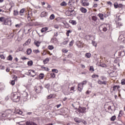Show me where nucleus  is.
I'll use <instances>...</instances> for the list:
<instances>
[{
    "label": "nucleus",
    "mask_w": 125,
    "mask_h": 125,
    "mask_svg": "<svg viewBox=\"0 0 125 125\" xmlns=\"http://www.w3.org/2000/svg\"><path fill=\"white\" fill-rule=\"evenodd\" d=\"M10 98L14 102H19L20 101V94L18 92L12 93Z\"/></svg>",
    "instance_id": "obj_1"
},
{
    "label": "nucleus",
    "mask_w": 125,
    "mask_h": 125,
    "mask_svg": "<svg viewBox=\"0 0 125 125\" xmlns=\"http://www.w3.org/2000/svg\"><path fill=\"white\" fill-rule=\"evenodd\" d=\"M74 121L78 125H85L86 124V122H85V121L78 117L74 118Z\"/></svg>",
    "instance_id": "obj_2"
},
{
    "label": "nucleus",
    "mask_w": 125,
    "mask_h": 125,
    "mask_svg": "<svg viewBox=\"0 0 125 125\" xmlns=\"http://www.w3.org/2000/svg\"><path fill=\"white\" fill-rule=\"evenodd\" d=\"M66 13L68 16H71V15H74V14H75V7L69 6Z\"/></svg>",
    "instance_id": "obj_3"
},
{
    "label": "nucleus",
    "mask_w": 125,
    "mask_h": 125,
    "mask_svg": "<svg viewBox=\"0 0 125 125\" xmlns=\"http://www.w3.org/2000/svg\"><path fill=\"white\" fill-rule=\"evenodd\" d=\"M104 108L105 111L108 112V113H110V114L113 112V109H112V106L110 105V103H108L104 105Z\"/></svg>",
    "instance_id": "obj_4"
},
{
    "label": "nucleus",
    "mask_w": 125,
    "mask_h": 125,
    "mask_svg": "<svg viewBox=\"0 0 125 125\" xmlns=\"http://www.w3.org/2000/svg\"><path fill=\"white\" fill-rule=\"evenodd\" d=\"M0 22H4V25H9L11 23V21L7 19H5L4 17H0Z\"/></svg>",
    "instance_id": "obj_5"
},
{
    "label": "nucleus",
    "mask_w": 125,
    "mask_h": 125,
    "mask_svg": "<svg viewBox=\"0 0 125 125\" xmlns=\"http://www.w3.org/2000/svg\"><path fill=\"white\" fill-rule=\"evenodd\" d=\"M100 31H103V32H106L108 30V25L106 24H103L100 26L99 28Z\"/></svg>",
    "instance_id": "obj_6"
},
{
    "label": "nucleus",
    "mask_w": 125,
    "mask_h": 125,
    "mask_svg": "<svg viewBox=\"0 0 125 125\" xmlns=\"http://www.w3.org/2000/svg\"><path fill=\"white\" fill-rule=\"evenodd\" d=\"M86 107H82L81 106H79L78 111L79 113H81L82 114H84L86 113Z\"/></svg>",
    "instance_id": "obj_7"
},
{
    "label": "nucleus",
    "mask_w": 125,
    "mask_h": 125,
    "mask_svg": "<svg viewBox=\"0 0 125 125\" xmlns=\"http://www.w3.org/2000/svg\"><path fill=\"white\" fill-rule=\"evenodd\" d=\"M81 4L83 6H89L88 0H81Z\"/></svg>",
    "instance_id": "obj_8"
},
{
    "label": "nucleus",
    "mask_w": 125,
    "mask_h": 125,
    "mask_svg": "<svg viewBox=\"0 0 125 125\" xmlns=\"http://www.w3.org/2000/svg\"><path fill=\"white\" fill-rule=\"evenodd\" d=\"M29 94L26 92H23L22 94V99L23 101H27V99H28V96Z\"/></svg>",
    "instance_id": "obj_9"
},
{
    "label": "nucleus",
    "mask_w": 125,
    "mask_h": 125,
    "mask_svg": "<svg viewBox=\"0 0 125 125\" xmlns=\"http://www.w3.org/2000/svg\"><path fill=\"white\" fill-rule=\"evenodd\" d=\"M10 112H11L10 110H7L5 112L2 113L1 116L3 117V118H5L6 116L10 114Z\"/></svg>",
    "instance_id": "obj_10"
},
{
    "label": "nucleus",
    "mask_w": 125,
    "mask_h": 125,
    "mask_svg": "<svg viewBox=\"0 0 125 125\" xmlns=\"http://www.w3.org/2000/svg\"><path fill=\"white\" fill-rule=\"evenodd\" d=\"M35 89L37 93H41V92H42V86L36 87Z\"/></svg>",
    "instance_id": "obj_11"
},
{
    "label": "nucleus",
    "mask_w": 125,
    "mask_h": 125,
    "mask_svg": "<svg viewBox=\"0 0 125 125\" xmlns=\"http://www.w3.org/2000/svg\"><path fill=\"white\" fill-rule=\"evenodd\" d=\"M108 83V82L106 81H102L100 80H98V83L99 84H104V85H106L107 84V83Z\"/></svg>",
    "instance_id": "obj_12"
},
{
    "label": "nucleus",
    "mask_w": 125,
    "mask_h": 125,
    "mask_svg": "<svg viewBox=\"0 0 125 125\" xmlns=\"http://www.w3.org/2000/svg\"><path fill=\"white\" fill-rule=\"evenodd\" d=\"M83 88V86L81 83H79L78 84V90L80 91V92H82Z\"/></svg>",
    "instance_id": "obj_13"
},
{
    "label": "nucleus",
    "mask_w": 125,
    "mask_h": 125,
    "mask_svg": "<svg viewBox=\"0 0 125 125\" xmlns=\"http://www.w3.org/2000/svg\"><path fill=\"white\" fill-rule=\"evenodd\" d=\"M29 73L31 77H35L36 76V72L34 70H29Z\"/></svg>",
    "instance_id": "obj_14"
},
{
    "label": "nucleus",
    "mask_w": 125,
    "mask_h": 125,
    "mask_svg": "<svg viewBox=\"0 0 125 125\" xmlns=\"http://www.w3.org/2000/svg\"><path fill=\"white\" fill-rule=\"evenodd\" d=\"M13 81H11L10 83L12 85H14L15 84V82L16 81H17V77L16 76H14L13 77Z\"/></svg>",
    "instance_id": "obj_15"
},
{
    "label": "nucleus",
    "mask_w": 125,
    "mask_h": 125,
    "mask_svg": "<svg viewBox=\"0 0 125 125\" xmlns=\"http://www.w3.org/2000/svg\"><path fill=\"white\" fill-rule=\"evenodd\" d=\"M83 44H84L83 42L79 41L77 43V46H78V47H80V48H82L83 47Z\"/></svg>",
    "instance_id": "obj_16"
},
{
    "label": "nucleus",
    "mask_w": 125,
    "mask_h": 125,
    "mask_svg": "<svg viewBox=\"0 0 125 125\" xmlns=\"http://www.w3.org/2000/svg\"><path fill=\"white\" fill-rule=\"evenodd\" d=\"M41 68L42 69V71H45L46 72H48V71H49V68L48 67H45L44 65H41Z\"/></svg>",
    "instance_id": "obj_17"
},
{
    "label": "nucleus",
    "mask_w": 125,
    "mask_h": 125,
    "mask_svg": "<svg viewBox=\"0 0 125 125\" xmlns=\"http://www.w3.org/2000/svg\"><path fill=\"white\" fill-rule=\"evenodd\" d=\"M41 42L40 41H38L37 40H35L34 41V44L35 45H36V46H37V47H39L40 45H41Z\"/></svg>",
    "instance_id": "obj_18"
},
{
    "label": "nucleus",
    "mask_w": 125,
    "mask_h": 125,
    "mask_svg": "<svg viewBox=\"0 0 125 125\" xmlns=\"http://www.w3.org/2000/svg\"><path fill=\"white\" fill-rule=\"evenodd\" d=\"M26 11V9L22 8L20 11V16H23L24 15V13Z\"/></svg>",
    "instance_id": "obj_19"
},
{
    "label": "nucleus",
    "mask_w": 125,
    "mask_h": 125,
    "mask_svg": "<svg viewBox=\"0 0 125 125\" xmlns=\"http://www.w3.org/2000/svg\"><path fill=\"white\" fill-rule=\"evenodd\" d=\"M31 43V39H28V40L23 44V46H26V45H29Z\"/></svg>",
    "instance_id": "obj_20"
},
{
    "label": "nucleus",
    "mask_w": 125,
    "mask_h": 125,
    "mask_svg": "<svg viewBox=\"0 0 125 125\" xmlns=\"http://www.w3.org/2000/svg\"><path fill=\"white\" fill-rule=\"evenodd\" d=\"M80 10L82 13H86V12H87V10L83 7L80 8Z\"/></svg>",
    "instance_id": "obj_21"
},
{
    "label": "nucleus",
    "mask_w": 125,
    "mask_h": 125,
    "mask_svg": "<svg viewBox=\"0 0 125 125\" xmlns=\"http://www.w3.org/2000/svg\"><path fill=\"white\" fill-rule=\"evenodd\" d=\"M120 87H121L119 85H114L112 87V90L113 91H116V90H118V89H119V88H120Z\"/></svg>",
    "instance_id": "obj_22"
},
{
    "label": "nucleus",
    "mask_w": 125,
    "mask_h": 125,
    "mask_svg": "<svg viewBox=\"0 0 125 125\" xmlns=\"http://www.w3.org/2000/svg\"><path fill=\"white\" fill-rule=\"evenodd\" d=\"M47 14H48L47 12H45V11L42 12L41 13V17H45L47 15Z\"/></svg>",
    "instance_id": "obj_23"
},
{
    "label": "nucleus",
    "mask_w": 125,
    "mask_h": 125,
    "mask_svg": "<svg viewBox=\"0 0 125 125\" xmlns=\"http://www.w3.org/2000/svg\"><path fill=\"white\" fill-rule=\"evenodd\" d=\"M74 3L75 1H74V0H69L68 3V5L72 6V5H73V4H74Z\"/></svg>",
    "instance_id": "obj_24"
},
{
    "label": "nucleus",
    "mask_w": 125,
    "mask_h": 125,
    "mask_svg": "<svg viewBox=\"0 0 125 125\" xmlns=\"http://www.w3.org/2000/svg\"><path fill=\"white\" fill-rule=\"evenodd\" d=\"M32 53V49L28 48L26 50V54L27 55H30Z\"/></svg>",
    "instance_id": "obj_25"
},
{
    "label": "nucleus",
    "mask_w": 125,
    "mask_h": 125,
    "mask_svg": "<svg viewBox=\"0 0 125 125\" xmlns=\"http://www.w3.org/2000/svg\"><path fill=\"white\" fill-rule=\"evenodd\" d=\"M27 19L28 20V21H32V14H28L27 15Z\"/></svg>",
    "instance_id": "obj_26"
},
{
    "label": "nucleus",
    "mask_w": 125,
    "mask_h": 125,
    "mask_svg": "<svg viewBox=\"0 0 125 125\" xmlns=\"http://www.w3.org/2000/svg\"><path fill=\"white\" fill-rule=\"evenodd\" d=\"M98 16L100 18L101 20H103L104 19V15L103 14H98Z\"/></svg>",
    "instance_id": "obj_27"
},
{
    "label": "nucleus",
    "mask_w": 125,
    "mask_h": 125,
    "mask_svg": "<svg viewBox=\"0 0 125 125\" xmlns=\"http://www.w3.org/2000/svg\"><path fill=\"white\" fill-rule=\"evenodd\" d=\"M47 30H48V28H47V27H43L41 30V33H44V32H46V31H47Z\"/></svg>",
    "instance_id": "obj_28"
},
{
    "label": "nucleus",
    "mask_w": 125,
    "mask_h": 125,
    "mask_svg": "<svg viewBox=\"0 0 125 125\" xmlns=\"http://www.w3.org/2000/svg\"><path fill=\"white\" fill-rule=\"evenodd\" d=\"M39 78L40 80L43 79V78H44V74H43V73L40 74L39 76Z\"/></svg>",
    "instance_id": "obj_29"
},
{
    "label": "nucleus",
    "mask_w": 125,
    "mask_h": 125,
    "mask_svg": "<svg viewBox=\"0 0 125 125\" xmlns=\"http://www.w3.org/2000/svg\"><path fill=\"white\" fill-rule=\"evenodd\" d=\"M58 41V40H57V38H52L51 40V42H53V43H56Z\"/></svg>",
    "instance_id": "obj_30"
},
{
    "label": "nucleus",
    "mask_w": 125,
    "mask_h": 125,
    "mask_svg": "<svg viewBox=\"0 0 125 125\" xmlns=\"http://www.w3.org/2000/svg\"><path fill=\"white\" fill-rule=\"evenodd\" d=\"M47 99H51V98H54V94H50L47 96Z\"/></svg>",
    "instance_id": "obj_31"
},
{
    "label": "nucleus",
    "mask_w": 125,
    "mask_h": 125,
    "mask_svg": "<svg viewBox=\"0 0 125 125\" xmlns=\"http://www.w3.org/2000/svg\"><path fill=\"white\" fill-rule=\"evenodd\" d=\"M26 125H34V122L32 121H27Z\"/></svg>",
    "instance_id": "obj_32"
},
{
    "label": "nucleus",
    "mask_w": 125,
    "mask_h": 125,
    "mask_svg": "<svg viewBox=\"0 0 125 125\" xmlns=\"http://www.w3.org/2000/svg\"><path fill=\"white\" fill-rule=\"evenodd\" d=\"M69 23H71V24H72L73 25L77 24V21H74V20L69 21Z\"/></svg>",
    "instance_id": "obj_33"
},
{
    "label": "nucleus",
    "mask_w": 125,
    "mask_h": 125,
    "mask_svg": "<svg viewBox=\"0 0 125 125\" xmlns=\"http://www.w3.org/2000/svg\"><path fill=\"white\" fill-rule=\"evenodd\" d=\"M122 116H124V111L123 110H120L118 115V118L122 117Z\"/></svg>",
    "instance_id": "obj_34"
},
{
    "label": "nucleus",
    "mask_w": 125,
    "mask_h": 125,
    "mask_svg": "<svg viewBox=\"0 0 125 125\" xmlns=\"http://www.w3.org/2000/svg\"><path fill=\"white\" fill-rule=\"evenodd\" d=\"M13 59V58L11 55H9L7 58V60H8V61H12V60Z\"/></svg>",
    "instance_id": "obj_35"
},
{
    "label": "nucleus",
    "mask_w": 125,
    "mask_h": 125,
    "mask_svg": "<svg viewBox=\"0 0 125 125\" xmlns=\"http://www.w3.org/2000/svg\"><path fill=\"white\" fill-rule=\"evenodd\" d=\"M91 57V54H90V53H87L85 54V57H86V58H90Z\"/></svg>",
    "instance_id": "obj_36"
},
{
    "label": "nucleus",
    "mask_w": 125,
    "mask_h": 125,
    "mask_svg": "<svg viewBox=\"0 0 125 125\" xmlns=\"http://www.w3.org/2000/svg\"><path fill=\"white\" fill-rule=\"evenodd\" d=\"M92 20L93 21H94L95 22H96L97 21V17L95 16H93L92 17Z\"/></svg>",
    "instance_id": "obj_37"
},
{
    "label": "nucleus",
    "mask_w": 125,
    "mask_h": 125,
    "mask_svg": "<svg viewBox=\"0 0 125 125\" xmlns=\"http://www.w3.org/2000/svg\"><path fill=\"white\" fill-rule=\"evenodd\" d=\"M16 114H18L19 115H22V114H23V112H22V111L18 109L16 111Z\"/></svg>",
    "instance_id": "obj_38"
},
{
    "label": "nucleus",
    "mask_w": 125,
    "mask_h": 125,
    "mask_svg": "<svg viewBox=\"0 0 125 125\" xmlns=\"http://www.w3.org/2000/svg\"><path fill=\"white\" fill-rule=\"evenodd\" d=\"M49 59L48 58H46V59H45L43 61V62L44 63V64L45 65V64H47L48 62H49Z\"/></svg>",
    "instance_id": "obj_39"
},
{
    "label": "nucleus",
    "mask_w": 125,
    "mask_h": 125,
    "mask_svg": "<svg viewBox=\"0 0 125 125\" xmlns=\"http://www.w3.org/2000/svg\"><path fill=\"white\" fill-rule=\"evenodd\" d=\"M91 38V36L90 35H86L85 36V40H87V41H89Z\"/></svg>",
    "instance_id": "obj_40"
},
{
    "label": "nucleus",
    "mask_w": 125,
    "mask_h": 125,
    "mask_svg": "<svg viewBox=\"0 0 125 125\" xmlns=\"http://www.w3.org/2000/svg\"><path fill=\"white\" fill-rule=\"evenodd\" d=\"M92 79H96V78H99V76L97 74H93V75H92Z\"/></svg>",
    "instance_id": "obj_41"
},
{
    "label": "nucleus",
    "mask_w": 125,
    "mask_h": 125,
    "mask_svg": "<svg viewBox=\"0 0 125 125\" xmlns=\"http://www.w3.org/2000/svg\"><path fill=\"white\" fill-rule=\"evenodd\" d=\"M48 49H49V50H52L53 49H54V46L53 45H49L48 46Z\"/></svg>",
    "instance_id": "obj_42"
},
{
    "label": "nucleus",
    "mask_w": 125,
    "mask_h": 125,
    "mask_svg": "<svg viewBox=\"0 0 125 125\" xmlns=\"http://www.w3.org/2000/svg\"><path fill=\"white\" fill-rule=\"evenodd\" d=\"M113 5H114V8L117 9L118 8L119 4H118V2H115L114 3Z\"/></svg>",
    "instance_id": "obj_43"
},
{
    "label": "nucleus",
    "mask_w": 125,
    "mask_h": 125,
    "mask_svg": "<svg viewBox=\"0 0 125 125\" xmlns=\"http://www.w3.org/2000/svg\"><path fill=\"white\" fill-rule=\"evenodd\" d=\"M67 5V3H66V2L65 1H62L61 3V6H66Z\"/></svg>",
    "instance_id": "obj_44"
},
{
    "label": "nucleus",
    "mask_w": 125,
    "mask_h": 125,
    "mask_svg": "<svg viewBox=\"0 0 125 125\" xmlns=\"http://www.w3.org/2000/svg\"><path fill=\"white\" fill-rule=\"evenodd\" d=\"M50 77L52 79H54V78H55V77H56L55 73H50Z\"/></svg>",
    "instance_id": "obj_45"
},
{
    "label": "nucleus",
    "mask_w": 125,
    "mask_h": 125,
    "mask_svg": "<svg viewBox=\"0 0 125 125\" xmlns=\"http://www.w3.org/2000/svg\"><path fill=\"white\" fill-rule=\"evenodd\" d=\"M80 83L83 86L84 84H86V83H87V81L85 80L82 82V83Z\"/></svg>",
    "instance_id": "obj_46"
},
{
    "label": "nucleus",
    "mask_w": 125,
    "mask_h": 125,
    "mask_svg": "<svg viewBox=\"0 0 125 125\" xmlns=\"http://www.w3.org/2000/svg\"><path fill=\"white\" fill-rule=\"evenodd\" d=\"M116 116H113L111 117V118H110V121L111 122H114L115 121V120H116Z\"/></svg>",
    "instance_id": "obj_47"
},
{
    "label": "nucleus",
    "mask_w": 125,
    "mask_h": 125,
    "mask_svg": "<svg viewBox=\"0 0 125 125\" xmlns=\"http://www.w3.org/2000/svg\"><path fill=\"white\" fill-rule=\"evenodd\" d=\"M19 14V12H18V11L17 10H14V15L15 16H17Z\"/></svg>",
    "instance_id": "obj_48"
},
{
    "label": "nucleus",
    "mask_w": 125,
    "mask_h": 125,
    "mask_svg": "<svg viewBox=\"0 0 125 125\" xmlns=\"http://www.w3.org/2000/svg\"><path fill=\"white\" fill-rule=\"evenodd\" d=\"M75 42V41L74 40L71 41L69 44V46H73V44H74V43Z\"/></svg>",
    "instance_id": "obj_49"
},
{
    "label": "nucleus",
    "mask_w": 125,
    "mask_h": 125,
    "mask_svg": "<svg viewBox=\"0 0 125 125\" xmlns=\"http://www.w3.org/2000/svg\"><path fill=\"white\" fill-rule=\"evenodd\" d=\"M27 65H28V66H32V65H33V61H28L27 62Z\"/></svg>",
    "instance_id": "obj_50"
},
{
    "label": "nucleus",
    "mask_w": 125,
    "mask_h": 125,
    "mask_svg": "<svg viewBox=\"0 0 125 125\" xmlns=\"http://www.w3.org/2000/svg\"><path fill=\"white\" fill-rule=\"evenodd\" d=\"M50 19L51 20H53V19H54V18H55V16H54V14H52L50 17H49Z\"/></svg>",
    "instance_id": "obj_51"
},
{
    "label": "nucleus",
    "mask_w": 125,
    "mask_h": 125,
    "mask_svg": "<svg viewBox=\"0 0 125 125\" xmlns=\"http://www.w3.org/2000/svg\"><path fill=\"white\" fill-rule=\"evenodd\" d=\"M92 44L95 47H96V46H97V43H96V42H95V41L92 42Z\"/></svg>",
    "instance_id": "obj_52"
},
{
    "label": "nucleus",
    "mask_w": 125,
    "mask_h": 125,
    "mask_svg": "<svg viewBox=\"0 0 125 125\" xmlns=\"http://www.w3.org/2000/svg\"><path fill=\"white\" fill-rule=\"evenodd\" d=\"M72 32V31L71 30H67L66 33V35L67 36V37H69V36H70V33H71Z\"/></svg>",
    "instance_id": "obj_53"
},
{
    "label": "nucleus",
    "mask_w": 125,
    "mask_h": 125,
    "mask_svg": "<svg viewBox=\"0 0 125 125\" xmlns=\"http://www.w3.org/2000/svg\"><path fill=\"white\" fill-rule=\"evenodd\" d=\"M62 52H63V53H67L68 52V50L67 49H62Z\"/></svg>",
    "instance_id": "obj_54"
},
{
    "label": "nucleus",
    "mask_w": 125,
    "mask_h": 125,
    "mask_svg": "<svg viewBox=\"0 0 125 125\" xmlns=\"http://www.w3.org/2000/svg\"><path fill=\"white\" fill-rule=\"evenodd\" d=\"M42 55L44 56L47 54V51H46L45 50L43 51V52L42 53Z\"/></svg>",
    "instance_id": "obj_55"
},
{
    "label": "nucleus",
    "mask_w": 125,
    "mask_h": 125,
    "mask_svg": "<svg viewBox=\"0 0 125 125\" xmlns=\"http://www.w3.org/2000/svg\"><path fill=\"white\" fill-rule=\"evenodd\" d=\"M121 84H122L123 85L125 84V79H122L121 80Z\"/></svg>",
    "instance_id": "obj_56"
},
{
    "label": "nucleus",
    "mask_w": 125,
    "mask_h": 125,
    "mask_svg": "<svg viewBox=\"0 0 125 125\" xmlns=\"http://www.w3.org/2000/svg\"><path fill=\"white\" fill-rule=\"evenodd\" d=\"M73 54L70 53L67 55V58H72L73 57Z\"/></svg>",
    "instance_id": "obj_57"
},
{
    "label": "nucleus",
    "mask_w": 125,
    "mask_h": 125,
    "mask_svg": "<svg viewBox=\"0 0 125 125\" xmlns=\"http://www.w3.org/2000/svg\"><path fill=\"white\" fill-rule=\"evenodd\" d=\"M52 72H53V73H56L57 74V73H58V70L53 69H52Z\"/></svg>",
    "instance_id": "obj_58"
},
{
    "label": "nucleus",
    "mask_w": 125,
    "mask_h": 125,
    "mask_svg": "<svg viewBox=\"0 0 125 125\" xmlns=\"http://www.w3.org/2000/svg\"><path fill=\"white\" fill-rule=\"evenodd\" d=\"M33 52L34 53H40V50H39V49H36V50H33Z\"/></svg>",
    "instance_id": "obj_59"
},
{
    "label": "nucleus",
    "mask_w": 125,
    "mask_h": 125,
    "mask_svg": "<svg viewBox=\"0 0 125 125\" xmlns=\"http://www.w3.org/2000/svg\"><path fill=\"white\" fill-rule=\"evenodd\" d=\"M0 57L1 59H3V60L5 59V57L4 56V55H1L0 54Z\"/></svg>",
    "instance_id": "obj_60"
},
{
    "label": "nucleus",
    "mask_w": 125,
    "mask_h": 125,
    "mask_svg": "<svg viewBox=\"0 0 125 125\" xmlns=\"http://www.w3.org/2000/svg\"><path fill=\"white\" fill-rule=\"evenodd\" d=\"M89 71H92V72H94V68H93V66H91L90 67Z\"/></svg>",
    "instance_id": "obj_61"
},
{
    "label": "nucleus",
    "mask_w": 125,
    "mask_h": 125,
    "mask_svg": "<svg viewBox=\"0 0 125 125\" xmlns=\"http://www.w3.org/2000/svg\"><path fill=\"white\" fill-rule=\"evenodd\" d=\"M102 81H105L106 80H107V78H106V77L104 76H102L101 77Z\"/></svg>",
    "instance_id": "obj_62"
},
{
    "label": "nucleus",
    "mask_w": 125,
    "mask_h": 125,
    "mask_svg": "<svg viewBox=\"0 0 125 125\" xmlns=\"http://www.w3.org/2000/svg\"><path fill=\"white\" fill-rule=\"evenodd\" d=\"M106 4H108V5H110V6H112L113 3L111 1H107L106 2Z\"/></svg>",
    "instance_id": "obj_63"
},
{
    "label": "nucleus",
    "mask_w": 125,
    "mask_h": 125,
    "mask_svg": "<svg viewBox=\"0 0 125 125\" xmlns=\"http://www.w3.org/2000/svg\"><path fill=\"white\" fill-rule=\"evenodd\" d=\"M34 25H35V23H34L33 22H31L28 23V26H34Z\"/></svg>",
    "instance_id": "obj_64"
}]
</instances>
